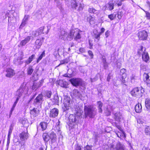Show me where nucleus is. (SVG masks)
I'll return each mask as SVG.
<instances>
[{
    "label": "nucleus",
    "mask_w": 150,
    "mask_h": 150,
    "mask_svg": "<svg viewBox=\"0 0 150 150\" xmlns=\"http://www.w3.org/2000/svg\"><path fill=\"white\" fill-rule=\"evenodd\" d=\"M84 117L90 118L94 117L97 113V109L92 105H85L84 106Z\"/></svg>",
    "instance_id": "nucleus-1"
},
{
    "label": "nucleus",
    "mask_w": 150,
    "mask_h": 150,
    "mask_svg": "<svg viewBox=\"0 0 150 150\" xmlns=\"http://www.w3.org/2000/svg\"><path fill=\"white\" fill-rule=\"evenodd\" d=\"M78 110H75L76 111V113L74 114L70 115L69 117V125L70 127H72L77 125L79 123V120L80 117L81 115V110L79 107Z\"/></svg>",
    "instance_id": "nucleus-2"
},
{
    "label": "nucleus",
    "mask_w": 150,
    "mask_h": 150,
    "mask_svg": "<svg viewBox=\"0 0 150 150\" xmlns=\"http://www.w3.org/2000/svg\"><path fill=\"white\" fill-rule=\"evenodd\" d=\"M42 137L45 145L47 144L48 142L50 139L52 144L55 142L57 141L56 134L53 132L49 133H44L43 134Z\"/></svg>",
    "instance_id": "nucleus-3"
},
{
    "label": "nucleus",
    "mask_w": 150,
    "mask_h": 150,
    "mask_svg": "<svg viewBox=\"0 0 150 150\" xmlns=\"http://www.w3.org/2000/svg\"><path fill=\"white\" fill-rule=\"evenodd\" d=\"M79 30L77 28L72 30L69 33H67L66 38L69 40H71L74 37L76 40L80 39L81 37L79 34Z\"/></svg>",
    "instance_id": "nucleus-4"
},
{
    "label": "nucleus",
    "mask_w": 150,
    "mask_h": 150,
    "mask_svg": "<svg viewBox=\"0 0 150 150\" xmlns=\"http://www.w3.org/2000/svg\"><path fill=\"white\" fill-rule=\"evenodd\" d=\"M144 92V88L142 87L134 88L130 92V94L133 97L137 98L142 97Z\"/></svg>",
    "instance_id": "nucleus-5"
},
{
    "label": "nucleus",
    "mask_w": 150,
    "mask_h": 150,
    "mask_svg": "<svg viewBox=\"0 0 150 150\" xmlns=\"http://www.w3.org/2000/svg\"><path fill=\"white\" fill-rule=\"evenodd\" d=\"M63 103L64 107L63 108L64 111L68 110L73 105L72 101L69 97L64 96V97Z\"/></svg>",
    "instance_id": "nucleus-6"
},
{
    "label": "nucleus",
    "mask_w": 150,
    "mask_h": 150,
    "mask_svg": "<svg viewBox=\"0 0 150 150\" xmlns=\"http://www.w3.org/2000/svg\"><path fill=\"white\" fill-rule=\"evenodd\" d=\"M44 100V96L42 94H39L34 100L33 103L36 107H41L42 104Z\"/></svg>",
    "instance_id": "nucleus-7"
},
{
    "label": "nucleus",
    "mask_w": 150,
    "mask_h": 150,
    "mask_svg": "<svg viewBox=\"0 0 150 150\" xmlns=\"http://www.w3.org/2000/svg\"><path fill=\"white\" fill-rule=\"evenodd\" d=\"M27 89L28 88L25 86L21 85L16 91V96L20 98L23 94H25L27 93Z\"/></svg>",
    "instance_id": "nucleus-8"
},
{
    "label": "nucleus",
    "mask_w": 150,
    "mask_h": 150,
    "mask_svg": "<svg viewBox=\"0 0 150 150\" xmlns=\"http://www.w3.org/2000/svg\"><path fill=\"white\" fill-rule=\"evenodd\" d=\"M69 81L73 86L75 87L82 86L83 84L82 80L80 78H73L70 79Z\"/></svg>",
    "instance_id": "nucleus-9"
},
{
    "label": "nucleus",
    "mask_w": 150,
    "mask_h": 150,
    "mask_svg": "<svg viewBox=\"0 0 150 150\" xmlns=\"http://www.w3.org/2000/svg\"><path fill=\"white\" fill-rule=\"evenodd\" d=\"M147 34L145 30L139 31L138 34V36L140 40H146L147 37Z\"/></svg>",
    "instance_id": "nucleus-10"
},
{
    "label": "nucleus",
    "mask_w": 150,
    "mask_h": 150,
    "mask_svg": "<svg viewBox=\"0 0 150 150\" xmlns=\"http://www.w3.org/2000/svg\"><path fill=\"white\" fill-rule=\"evenodd\" d=\"M6 74L5 76L7 77H12L15 74V73L14 70L11 68H7L6 70Z\"/></svg>",
    "instance_id": "nucleus-11"
},
{
    "label": "nucleus",
    "mask_w": 150,
    "mask_h": 150,
    "mask_svg": "<svg viewBox=\"0 0 150 150\" xmlns=\"http://www.w3.org/2000/svg\"><path fill=\"white\" fill-rule=\"evenodd\" d=\"M29 137V135L28 132H23L20 134L19 137L20 139L22 141H25L27 140Z\"/></svg>",
    "instance_id": "nucleus-12"
},
{
    "label": "nucleus",
    "mask_w": 150,
    "mask_h": 150,
    "mask_svg": "<svg viewBox=\"0 0 150 150\" xmlns=\"http://www.w3.org/2000/svg\"><path fill=\"white\" fill-rule=\"evenodd\" d=\"M44 82V79H42L38 83L34 82L32 86V89L33 90L35 91L42 85Z\"/></svg>",
    "instance_id": "nucleus-13"
},
{
    "label": "nucleus",
    "mask_w": 150,
    "mask_h": 150,
    "mask_svg": "<svg viewBox=\"0 0 150 150\" xmlns=\"http://www.w3.org/2000/svg\"><path fill=\"white\" fill-rule=\"evenodd\" d=\"M59 113V110L56 108H53L51 109L50 112V117H57Z\"/></svg>",
    "instance_id": "nucleus-14"
},
{
    "label": "nucleus",
    "mask_w": 150,
    "mask_h": 150,
    "mask_svg": "<svg viewBox=\"0 0 150 150\" xmlns=\"http://www.w3.org/2000/svg\"><path fill=\"white\" fill-rule=\"evenodd\" d=\"M125 147V146L124 144L121 143L119 142H118L115 145L114 149L115 150H124Z\"/></svg>",
    "instance_id": "nucleus-15"
},
{
    "label": "nucleus",
    "mask_w": 150,
    "mask_h": 150,
    "mask_svg": "<svg viewBox=\"0 0 150 150\" xmlns=\"http://www.w3.org/2000/svg\"><path fill=\"white\" fill-rule=\"evenodd\" d=\"M40 113V111L39 109L36 108H34L30 110V113L31 115L34 117L37 116Z\"/></svg>",
    "instance_id": "nucleus-16"
},
{
    "label": "nucleus",
    "mask_w": 150,
    "mask_h": 150,
    "mask_svg": "<svg viewBox=\"0 0 150 150\" xmlns=\"http://www.w3.org/2000/svg\"><path fill=\"white\" fill-rule=\"evenodd\" d=\"M73 96L77 98H80L82 97V95L79 91L78 89H74L72 91Z\"/></svg>",
    "instance_id": "nucleus-17"
},
{
    "label": "nucleus",
    "mask_w": 150,
    "mask_h": 150,
    "mask_svg": "<svg viewBox=\"0 0 150 150\" xmlns=\"http://www.w3.org/2000/svg\"><path fill=\"white\" fill-rule=\"evenodd\" d=\"M43 41L40 39H37L35 42V45L34 47H35V49L38 50L40 49L42 45Z\"/></svg>",
    "instance_id": "nucleus-18"
},
{
    "label": "nucleus",
    "mask_w": 150,
    "mask_h": 150,
    "mask_svg": "<svg viewBox=\"0 0 150 150\" xmlns=\"http://www.w3.org/2000/svg\"><path fill=\"white\" fill-rule=\"evenodd\" d=\"M149 58L148 53L145 52V49H144V51L142 54V58L143 60L147 62L149 60Z\"/></svg>",
    "instance_id": "nucleus-19"
},
{
    "label": "nucleus",
    "mask_w": 150,
    "mask_h": 150,
    "mask_svg": "<svg viewBox=\"0 0 150 150\" xmlns=\"http://www.w3.org/2000/svg\"><path fill=\"white\" fill-rule=\"evenodd\" d=\"M31 36H27L24 40L21 42L20 44V45L21 46L25 45L30 40L31 37Z\"/></svg>",
    "instance_id": "nucleus-20"
},
{
    "label": "nucleus",
    "mask_w": 150,
    "mask_h": 150,
    "mask_svg": "<svg viewBox=\"0 0 150 150\" xmlns=\"http://www.w3.org/2000/svg\"><path fill=\"white\" fill-rule=\"evenodd\" d=\"M114 115V119L118 122H120L121 120L122 119V116L120 113H116Z\"/></svg>",
    "instance_id": "nucleus-21"
},
{
    "label": "nucleus",
    "mask_w": 150,
    "mask_h": 150,
    "mask_svg": "<svg viewBox=\"0 0 150 150\" xmlns=\"http://www.w3.org/2000/svg\"><path fill=\"white\" fill-rule=\"evenodd\" d=\"M35 57V55L34 54H32L31 56H30L27 60L25 61V65L30 64Z\"/></svg>",
    "instance_id": "nucleus-22"
},
{
    "label": "nucleus",
    "mask_w": 150,
    "mask_h": 150,
    "mask_svg": "<svg viewBox=\"0 0 150 150\" xmlns=\"http://www.w3.org/2000/svg\"><path fill=\"white\" fill-rule=\"evenodd\" d=\"M40 126L42 131H44L45 130L47 126V123L45 122H41L39 125V126L37 128H38V127Z\"/></svg>",
    "instance_id": "nucleus-23"
},
{
    "label": "nucleus",
    "mask_w": 150,
    "mask_h": 150,
    "mask_svg": "<svg viewBox=\"0 0 150 150\" xmlns=\"http://www.w3.org/2000/svg\"><path fill=\"white\" fill-rule=\"evenodd\" d=\"M135 109L137 113H140L142 111V107L141 104L139 103H138L135 106Z\"/></svg>",
    "instance_id": "nucleus-24"
},
{
    "label": "nucleus",
    "mask_w": 150,
    "mask_h": 150,
    "mask_svg": "<svg viewBox=\"0 0 150 150\" xmlns=\"http://www.w3.org/2000/svg\"><path fill=\"white\" fill-rule=\"evenodd\" d=\"M71 6L73 9L76 10L77 9L78 5L76 0H72L71 1Z\"/></svg>",
    "instance_id": "nucleus-25"
},
{
    "label": "nucleus",
    "mask_w": 150,
    "mask_h": 150,
    "mask_svg": "<svg viewBox=\"0 0 150 150\" xmlns=\"http://www.w3.org/2000/svg\"><path fill=\"white\" fill-rule=\"evenodd\" d=\"M19 97H17L16 98V101L14 102L12 108H11V110L10 112V117L11 116V115H12L13 111L14 108L15 107L17 103L18 100H19Z\"/></svg>",
    "instance_id": "nucleus-26"
},
{
    "label": "nucleus",
    "mask_w": 150,
    "mask_h": 150,
    "mask_svg": "<svg viewBox=\"0 0 150 150\" xmlns=\"http://www.w3.org/2000/svg\"><path fill=\"white\" fill-rule=\"evenodd\" d=\"M70 61V59L69 57H68L64 59L63 60H62L60 61V64L58 65L56 67H59L61 65L67 63L69 62Z\"/></svg>",
    "instance_id": "nucleus-27"
},
{
    "label": "nucleus",
    "mask_w": 150,
    "mask_h": 150,
    "mask_svg": "<svg viewBox=\"0 0 150 150\" xmlns=\"http://www.w3.org/2000/svg\"><path fill=\"white\" fill-rule=\"evenodd\" d=\"M97 104L98 105V112L102 113L103 111L102 108L103 106V103L100 101H98L97 102Z\"/></svg>",
    "instance_id": "nucleus-28"
},
{
    "label": "nucleus",
    "mask_w": 150,
    "mask_h": 150,
    "mask_svg": "<svg viewBox=\"0 0 150 150\" xmlns=\"http://www.w3.org/2000/svg\"><path fill=\"white\" fill-rule=\"evenodd\" d=\"M34 71L33 67L32 66H30L27 70V74L28 75H31Z\"/></svg>",
    "instance_id": "nucleus-29"
},
{
    "label": "nucleus",
    "mask_w": 150,
    "mask_h": 150,
    "mask_svg": "<svg viewBox=\"0 0 150 150\" xmlns=\"http://www.w3.org/2000/svg\"><path fill=\"white\" fill-rule=\"evenodd\" d=\"M126 71V70L125 69H121L120 74V75L122 76V77L123 78H126L127 74L125 73Z\"/></svg>",
    "instance_id": "nucleus-30"
},
{
    "label": "nucleus",
    "mask_w": 150,
    "mask_h": 150,
    "mask_svg": "<svg viewBox=\"0 0 150 150\" xmlns=\"http://www.w3.org/2000/svg\"><path fill=\"white\" fill-rule=\"evenodd\" d=\"M52 102L54 104L58 105L59 102V97L58 96L55 95L52 100Z\"/></svg>",
    "instance_id": "nucleus-31"
},
{
    "label": "nucleus",
    "mask_w": 150,
    "mask_h": 150,
    "mask_svg": "<svg viewBox=\"0 0 150 150\" xmlns=\"http://www.w3.org/2000/svg\"><path fill=\"white\" fill-rule=\"evenodd\" d=\"M144 131L146 135L150 137V126H146L145 129Z\"/></svg>",
    "instance_id": "nucleus-32"
},
{
    "label": "nucleus",
    "mask_w": 150,
    "mask_h": 150,
    "mask_svg": "<svg viewBox=\"0 0 150 150\" xmlns=\"http://www.w3.org/2000/svg\"><path fill=\"white\" fill-rule=\"evenodd\" d=\"M145 104L146 107L147 109H150V98L146 99Z\"/></svg>",
    "instance_id": "nucleus-33"
},
{
    "label": "nucleus",
    "mask_w": 150,
    "mask_h": 150,
    "mask_svg": "<svg viewBox=\"0 0 150 150\" xmlns=\"http://www.w3.org/2000/svg\"><path fill=\"white\" fill-rule=\"evenodd\" d=\"M67 33L65 32V31L64 30H62L61 31L60 35L59 37L61 38V39H63L64 38L63 37H61V36H62L63 37H65L66 36V35H67Z\"/></svg>",
    "instance_id": "nucleus-34"
},
{
    "label": "nucleus",
    "mask_w": 150,
    "mask_h": 150,
    "mask_svg": "<svg viewBox=\"0 0 150 150\" xmlns=\"http://www.w3.org/2000/svg\"><path fill=\"white\" fill-rule=\"evenodd\" d=\"M45 56V51L43 52L40 56L37 59L36 63H38L39 61L42 59L43 57Z\"/></svg>",
    "instance_id": "nucleus-35"
},
{
    "label": "nucleus",
    "mask_w": 150,
    "mask_h": 150,
    "mask_svg": "<svg viewBox=\"0 0 150 150\" xmlns=\"http://www.w3.org/2000/svg\"><path fill=\"white\" fill-rule=\"evenodd\" d=\"M109 106H108L106 109L105 110V115L107 116H109L111 115V111L109 109Z\"/></svg>",
    "instance_id": "nucleus-36"
},
{
    "label": "nucleus",
    "mask_w": 150,
    "mask_h": 150,
    "mask_svg": "<svg viewBox=\"0 0 150 150\" xmlns=\"http://www.w3.org/2000/svg\"><path fill=\"white\" fill-rule=\"evenodd\" d=\"M116 14L117 15V17L119 19H121L123 15V13L122 11H119L117 12V14Z\"/></svg>",
    "instance_id": "nucleus-37"
},
{
    "label": "nucleus",
    "mask_w": 150,
    "mask_h": 150,
    "mask_svg": "<svg viewBox=\"0 0 150 150\" xmlns=\"http://www.w3.org/2000/svg\"><path fill=\"white\" fill-rule=\"evenodd\" d=\"M13 63L16 65H21L23 63V62L22 61L19 59H17L13 61Z\"/></svg>",
    "instance_id": "nucleus-38"
},
{
    "label": "nucleus",
    "mask_w": 150,
    "mask_h": 150,
    "mask_svg": "<svg viewBox=\"0 0 150 150\" xmlns=\"http://www.w3.org/2000/svg\"><path fill=\"white\" fill-rule=\"evenodd\" d=\"M116 15V14L113 13L108 15V17L111 20H112L115 18Z\"/></svg>",
    "instance_id": "nucleus-39"
},
{
    "label": "nucleus",
    "mask_w": 150,
    "mask_h": 150,
    "mask_svg": "<svg viewBox=\"0 0 150 150\" xmlns=\"http://www.w3.org/2000/svg\"><path fill=\"white\" fill-rule=\"evenodd\" d=\"M89 12L91 13L96 14L97 13V11L93 8H89L88 9Z\"/></svg>",
    "instance_id": "nucleus-40"
},
{
    "label": "nucleus",
    "mask_w": 150,
    "mask_h": 150,
    "mask_svg": "<svg viewBox=\"0 0 150 150\" xmlns=\"http://www.w3.org/2000/svg\"><path fill=\"white\" fill-rule=\"evenodd\" d=\"M100 33H97L94 34L93 36L94 38L98 40L100 39Z\"/></svg>",
    "instance_id": "nucleus-41"
},
{
    "label": "nucleus",
    "mask_w": 150,
    "mask_h": 150,
    "mask_svg": "<svg viewBox=\"0 0 150 150\" xmlns=\"http://www.w3.org/2000/svg\"><path fill=\"white\" fill-rule=\"evenodd\" d=\"M52 95V92L51 91H48L46 92L45 95L48 98H50Z\"/></svg>",
    "instance_id": "nucleus-42"
},
{
    "label": "nucleus",
    "mask_w": 150,
    "mask_h": 150,
    "mask_svg": "<svg viewBox=\"0 0 150 150\" xmlns=\"http://www.w3.org/2000/svg\"><path fill=\"white\" fill-rule=\"evenodd\" d=\"M20 122L22 123L23 125H25L26 124H27L28 122L27 120V119H21L19 121Z\"/></svg>",
    "instance_id": "nucleus-43"
},
{
    "label": "nucleus",
    "mask_w": 150,
    "mask_h": 150,
    "mask_svg": "<svg viewBox=\"0 0 150 150\" xmlns=\"http://www.w3.org/2000/svg\"><path fill=\"white\" fill-rule=\"evenodd\" d=\"M121 80L122 83L126 86L127 85L126 83L127 82V79L126 78H124L122 77Z\"/></svg>",
    "instance_id": "nucleus-44"
},
{
    "label": "nucleus",
    "mask_w": 150,
    "mask_h": 150,
    "mask_svg": "<svg viewBox=\"0 0 150 150\" xmlns=\"http://www.w3.org/2000/svg\"><path fill=\"white\" fill-rule=\"evenodd\" d=\"M108 8L110 10H111L114 8V4L111 2H110L108 4Z\"/></svg>",
    "instance_id": "nucleus-45"
},
{
    "label": "nucleus",
    "mask_w": 150,
    "mask_h": 150,
    "mask_svg": "<svg viewBox=\"0 0 150 150\" xmlns=\"http://www.w3.org/2000/svg\"><path fill=\"white\" fill-rule=\"evenodd\" d=\"M83 4H80L78 8H77L76 10H77L78 11H81L83 9Z\"/></svg>",
    "instance_id": "nucleus-46"
},
{
    "label": "nucleus",
    "mask_w": 150,
    "mask_h": 150,
    "mask_svg": "<svg viewBox=\"0 0 150 150\" xmlns=\"http://www.w3.org/2000/svg\"><path fill=\"white\" fill-rule=\"evenodd\" d=\"M137 78V77L133 75H132L131 78V82L132 83H134Z\"/></svg>",
    "instance_id": "nucleus-47"
},
{
    "label": "nucleus",
    "mask_w": 150,
    "mask_h": 150,
    "mask_svg": "<svg viewBox=\"0 0 150 150\" xmlns=\"http://www.w3.org/2000/svg\"><path fill=\"white\" fill-rule=\"evenodd\" d=\"M143 11L145 12L146 14V17L148 19H150V13L148 12L147 11H146L144 10Z\"/></svg>",
    "instance_id": "nucleus-48"
},
{
    "label": "nucleus",
    "mask_w": 150,
    "mask_h": 150,
    "mask_svg": "<svg viewBox=\"0 0 150 150\" xmlns=\"http://www.w3.org/2000/svg\"><path fill=\"white\" fill-rule=\"evenodd\" d=\"M98 79V77L97 76H96L95 77L92 79V78H90V81L91 82H93L97 81Z\"/></svg>",
    "instance_id": "nucleus-49"
},
{
    "label": "nucleus",
    "mask_w": 150,
    "mask_h": 150,
    "mask_svg": "<svg viewBox=\"0 0 150 150\" xmlns=\"http://www.w3.org/2000/svg\"><path fill=\"white\" fill-rule=\"evenodd\" d=\"M27 22L23 20L22 23L20 26V28H22L24 27L26 24Z\"/></svg>",
    "instance_id": "nucleus-50"
},
{
    "label": "nucleus",
    "mask_w": 150,
    "mask_h": 150,
    "mask_svg": "<svg viewBox=\"0 0 150 150\" xmlns=\"http://www.w3.org/2000/svg\"><path fill=\"white\" fill-rule=\"evenodd\" d=\"M116 127L119 129V130L122 132L124 134H125V132L122 130V129L121 128V127L120 126L117 125H116Z\"/></svg>",
    "instance_id": "nucleus-51"
},
{
    "label": "nucleus",
    "mask_w": 150,
    "mask_h": 150,
    "mask_svg": "<svg viewBox=\"0 0 150 150\" xmlns=\"http://www.w3.org/2000/svg\"><path fill=\"white\" fill-rule=\"evenodd\" d=\"M93 18L92 16H90L87 17V21L89 22L91 24V22L93 20Z\"/></svg>",
    "instance_id": "nucleus-52"
},
{
    "label": "nucleus",
    "mask_w": 150,
    "mask_h": 150,
    "mask_svg": "<svg viewBox=\"0 0 150 150\" xmlns=\"http://www.w3.org/2000/svg\"><path fill=\"white\" fill-rule=\"evenodd\" d=\"M51 106V104L49 103H48L46 105L45 107V110H48L50 109Z\"/></svg>",
    "instance_id": "nucleus-53"
},
{
    "label": "nucleus",
    "mask_w": 150,
    "mask_h": 150,
    "mask_svg": "<svg viewBox=\"0 0 150 150\" xmlns=\"http://www.w3.org/2000/svg\"><path fill=\"white\" fill-rule=\"evenodd\" d=\"M145 49L144 48L143 46H141L140 47V49L139 50V51H138V53L139 54H140V53H141L142 52H143L144 51V50Z\"/></svg>",
    "instance_id": "nucleus-54"
},
{
    "label": "nucleus",
    "mask_w": 150,
    "mask_h": 150,
    "mask_svg": "<svg viewBox=\"0 0 150 150\" xmlns=\"http://www.w3.org/2000/svg\"><path fill=\"white\" fill-rule=\"evenodd\" d=\"M84 150H92L91 147L87 145L84 147Z\"/></svg>",
    "instance_id": "nucleus-55"
},
{
    "label": "nucleus",
    "mask_w": 150,
    "mask_h": 150,
    "mask_svg": "<svg viewBox=\"0 0 150 150\" xmlns=\"http://www.w3.org/2000/svg\"><path fill=\"white\" fill-rule=\"evenodd\" d=\"M57 5L60 10L62 9V7L61 4L60 2L57 1Z\"/></svg>",
    "instance_id": "nucleus-56"
},
{
    "label": "nucleus",
    "mask_w": 150,
    "mask_h": 150,
    "mask_svg": "<svg viewBox=\"0 0 150 150\" xmlns=\"http://www.w3.org/2000/svg\"><path fill=\"white\" fill-rule=\"evenodd\" d=\"M94 138L95 139V142H96L97 141V139L98 137V134H96V133H95L94 134Z\"/></svg>",
    "instance_id": "nucleus-57"
},
{
    "label": "nucleus",
    "mask_w": 150,
    "mask_h": 150,
    "mask_svg": "<svg viewBox=\"0 0 150 150\" xmlns=\"http://www.w3.org/2000/svg\"><path fill=\"white\" fill-rule=\"evenodd\" d=\"M44 28V26L41 27L39 28V33H43V31Z\"/></svg>",
    "instance_id": "nucleus-58"
},
{
    "label": "nucleus",
    "mask_w": 150,
    "mask_h": 150,
    "mask_svg": "<svg viewBox=\"0 0 150 150\" xmlns=\"http://www.w3.org/2000/svg\"><path fill=\"white\" fill-rule=\"evenodd\" d=\"M116 134L117 136L120 138V137L122 136L123 135H125V133L124 134H123V133L122 132V134H121L120 132H118L117 133L116 132Z\"/></svg>",
    "instance_id": "nucleus-59"
},
{
    "label": "nucleus",
    "mask_w": 150,
    "mask_h": 150,
    "mask_svg": "<svg viewBox=\"0 0 150 150\" xmlns=\"http://www.w3.org/2000/svg\"><path fill=\"white\" fill-rule=\"evenodd\" d=\"M88 54L91 56V58H93V54L91 50H89L88 52Z\"/></svg>",
    "instance_id": "nucleus-60"
},
{
    "label": "nucleus",
    "mask_w": 150,
    "mask_h": 150,
    "mask_svg": "<svg viewBox=\"0 0 150 150\" xmlns=\"http://www.w3.org/2000/svg\"><path fill=\"white\" fill-rule=\"evenodd\" d=\"M29 16L28 15H25L24 18L23 20L25 21L26 22L28 21V18H29Z\"/></svg>",
    "instance_id": "nucleus-61"
},
{
    "label": "nucleus",
    "mask_w": 150,
    "mask_h": 150,
    "mask_svg": "<svg viewBox=\"0 0 150 150\" xmlns=\"http://www.w3.org/2000/svg\"><path fill=\"white\" fill-rule=\"evenodd\" d=\"M79 50V51L81 53H83L85 52V49L83 48H80Z\"/></svg>",
    "instance_id": "nucleus-62"
},
{
    "label": "nucleus",
    "mask_w": 150,
    "mask_h": 150,
    "mask_svg": "<svg viewBox=\"0 0 150 150\" xmlns=\"http://www.w3.org/2000/svg\"><path fill=\"white\" fill-rule=\"evenodd\" d=\"M46 147L45 148V147H44V146H42L39 149V150H46V148L47 147V145H46Z\"/></svg>",
    "instance_id": "nucleus-63"
},
{
    "label": "nucleus",
    "mask_w": 150,
    "mask_h": 150,
    "mask_svg": "<svg viewBox=\"0 0 150 150\" xmlns=\"http://www.w3.org/2000/svg\"><path fill=\"white\" fill-rule=\"evenodd\" d=\"M75 150H81V146L78 145L76 146Z\"/></svg>",
    "instance_id": "nucleus-64"
}]
</instances>
